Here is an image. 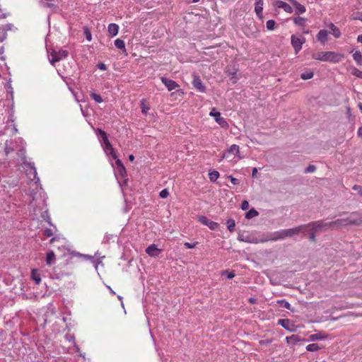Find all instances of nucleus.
Masks as SVG:
<instances>
[{
    "label": "nucleus",
    "mask_w": 362,
    "mask_h": 362,
    "mask_svg": "<svg viewBox=\"0 0 362 362\" xmlns=\"http://www.w3.org/2000/svg\"><path fill=\"white\" fill-rule=\"evenodd\" d=\"M235 276V274L233 272H229L227 275L228 279H233Z\"/></svg>",
    "instance_id": "obj_58"
},
{
    "label": "nucleus",
    "mask_w": 362,
    "mask_h": 362,
    "mask_svg": "<svg viewBox=\"0 0 362 362\" xmlns=\"http://www.w3.org/2000/svg\"><path fill=\"white\" fill-rule=\"evenodd\" d=\"M115 46L119 49L125 50V43L121 39L118 38L115 40Z\"/></svg>",
    "instance_id": "obj_32"
},
{
    "label": "nucleus",
    "mask_w": 362,
    "mask_h": 362,
    "mask_svg": "<svg viewBox=\"0 0 362 362\" xmlns=\"http://www.w3.org/2000/svg\"><path fill=\"white\" fill-rule=\"evenodd\" d=\"M272 233H273L267 234V238H265L264 239H261V240H259L257 238H251V237H249V236L244 237L243 235H239L238 240H240V241H243V242H246V243H249L257 244L259 243H264V242H267V241H272V240H269V236Z\"/></svg>",
    "instance_id": "obj_7"
},
{
    "label": "nucleus",
    "mask_w": 362,
    "mask_h": 362,
    "mask_svg": "<svg viewBox=\"0 0 362 362\" xmlns=\"http://www.w3.org/2000/svg\"><path fill=\"white\" fill-rule=\"evenodd\" d=\"M329 228H331L329 222H325L322 220L312 221L308 224L300 225L296 228L273 232V233L269 236V240H284L286 238L292 237L294 235H298L300 233L307 232L309 234V239L313 242H315L316 234Z\"/></svg>",
    "instance_id": "obj_1"
},
{
    "label": "nucleus",
    "mask_w": 362,
    "mask_h": 362,
    "mask_svg": "<svg viewBox=\"0 0 362 362\" xmlns=\"http://www.w3.org/2000/svg\"><path fill=\"white\" fill-rule=\"evenodd\" d=\"M96 133H97L98 134H99L100 136H101V137H102V136H105V134H107L105 133V132H104L103 129H99V128H98V129H96Z\"/></svg>",
    "instance_id": "obj_53"
},
{
    "label": "nucleus",
    "mask_w": 362,
    "mask_h": 362,
    "mask_svg": "<svg viewBox=\"0 0 362 362\" xmlns=\"http://www.w3.org/2000/svg\"><path fill=\"white\" fill-rule=\"evenodd\" d=\"M361 187H362V186L355 185L353 186L352 189L354 190L358 191V192L361 190Z\"/></svg>",
    "instance_id": "obj_55"
},
{
    "label": "nucleus",
    "mask_w": 362,
    "mask_h": 362,
    "mask_svg": "<svg viewBox=\"0 0 362 362\" xmlns=\"http://www.w3.org/2000/svg\"><path fill=\"white\" fill-rule=\"evenodd\" d=\"M102 139H103V142L105 144V146L110 147V142L108 140L107 134H105V136H102Z\"/></svg>",
    "instance_id": "obj_47"
},
{
    "label": "nucleus",
    "mask_w": 362,
    "mask_h": 362,
    "mask_svg": "<svg viewBox=\"0 0 362 362\" xmlns=\"http://www.w3.org/2000/svg\"><path fill=\"white\" fill-rule=\"evenodd\" d=\"M98 68L100 70L105 71L107 69V66L104 63H99L98 64Z\"/></svg>",
    "instance_id": "obj_52"
},
{
    "label": "nucleus",
    "mask_w": 362,
    "mask_h": 362,
    "mask_svg": "<svg viewBox=\"0 0 362 362\" xmlns=\"http://www.w3.org/2000/svg\"><path fill=\"white\" fill-rule=\"evenodd\" d=\"M160 250L155 244H151L146 249V252L150 257H156L160 252Z\"/></svg>",
    "instance_id": "obj_15"
},
{
    "label": "nucleus",
    "mask_w": 362,
    "mask_h": 362,
    "mask_svg": "<svg viewBox=\"0 0 362 362\" xmlns=\"http://www.w3.org/2000/svg\"><path fill=\"white\" fill-rule=\"evenodd\" d=\"M108 32L112 36L117 35L119 31V25L116 23H110L108 25Z\"/></svg>",
    "instance_id": "obj_21"
},
{
    "label": "nucleus",
    "mask_w": 362,
    "mask_h": 362,
    "mask_svg": "<svg viewBox=\"0 0 362 362\" xmlns=\"http://www.w3.org/2000/svg\"><path fill=\"white\" fill-rule=\"evenodd\" d=\"M90 97L93 100H94L98 103H100L103 101L102 97L95 93H92L90 94Z\"/></svg>",
    "instance_id": "obj_39"
},
{
    "label": "nucleus",
    "mask_w": 362,
    "mask_h": 362,
    "mask_svg": "<svg viewBox=\"0 0 362 362\" xmlns=\"http://www.w3.org/2000/svg\"><path fill=\"white\" fill-rule=\"evenodd\" d=\"M235 158L238 160L242 159L243 156L240 155V148L239 146L236 144H233L230 146V148L226 151L221 159L220 161L224 158L229 159L230 161L233 160Z\"/></svg>",
    "instance_id": "obj_4"
},
{
    "label": "nucleus",
    "mask_w": 362,
    "mask_h": 362,
    "mask_svg": "<svg viewBox=\"0 0 362 362\" xmlns=\"http://www.w3.org/2000/svg\"><path fill=\"white\" fill-rule=\"evenodd\" d=\"M312 58L322 62L338 63L344 58V55L334 52L327 51L314 53Z\"/></svg>",
    "instance_id": "obj_3"
},
{
    "label": "nucleus",
    "mask_w": 362,
    "mask_h": 362,
    "mask_svg": "<svg viewBox=\"0 0 362 362\" xmlns=\"http://www.w3.org/2000/svg\"><path fill=\"white\" fill-rule=\"evenodd\" d=\"M357 41L358 42H361L362 44V34L361 35H359L357 37Z\"/></svg>",
    "instance_id": "obj_60"
},
{
    "label": "nucleus",
    "mask_w": 362,
    "mask_h": 362,
    "mask_svg": "<svg viewBox=\"0 0 362 362\" xmlns=\"http://www.w3.org/2000/svg\"><path fill=\"white\" fill-rule=\"evenodd\" d=\"M291 2L295 6L296 14L299 15V14L304 13L305 12L306 9L303 5L300 4L299 2H298L296 0H291Z\"/></svg>",
    "instance_id": "obj_19"
},
{
    "label": "nucleus",
    "mask_w": 362,
    "mask_h": 362,
    "mask_svg": "<svg viewBox=\"0 0 362 362\" xmlns=\"http://www.w3.org/2000/svg\"><path fill=\"white\" fill-rule=\"evenodd\" d=\"M266 27L269 30H274L276 27V22L274 20H269L266 23Z\"/></svg>",
    "instance_id": "obj_38"
},
{
    "label": "nucleus",
    "mask_w": 362,
    "mask_h": 362,
    "mask_svg": "<svg viewBox=\"0 0 362 362\" xmlns=\"http://www.w3.org/2000/svg\"><path fill=\"white\" fill-rule=\"evenodd\" d=\"M226 73L228 74V76H230V80L232 81V83H235L238 80V78L237 77V70H230L229 69H228L226 70Z\"/></svg>",
    "instance_id": "obj_25"
},
{
    "label": "nucleus",
    "mask_w": 362,
    "mask_h": 362,
    "mask_svg": "<svg viewBox=\"0 0 362 362\" xmlns=\"http://www.w3.org/2000/svg\"><path fill=\"white\" fill-rule=\"evenodd\" d=\"M305 42V37H298L295 35H292L291 37V42L293 47L296 53H298L301 49L303 44Z\"/></svg>",
    "instance_id": "obj_6"
},
{
    "label": "nucleus",
    "mask_w": 362,
    "mask_h": 362,
    "mask_svg": "<svg viewBox=\"0 0 362 362\" xmlns=\"http://www.w3.org/2000/svg\"><path fill=\"white\" fill-rule=\"evenodd\" d=\"M159 195L163 199L167 198L168 197V195H169L168 189H163V190H161V192H160Z\"/></svg>",
    "instance_id": "obj_43"
},
{
    "label": "nucleus",
    "mask_w": 362,
    "mask_h": 362,
    "mask_svg": "<svg viewBox=\"0 0 362 362\" xmlns=\"http://www.w3.org/2000/svg\"><path fill=\"white\" fill-rule=\"evenodd\" d=\"M115 165L117 168V173L119 174L122 177H124L127 175L126 169L120 159L115 160Z\"/></svg>",
    "instance_id": "obj_14"
},
{
    "label": "nucleus",
    "mask_w": 362,
    "mask_h": 362,
    "mask_svg": "<svg viewBox=\"0 0 362 362\" xmlns=\"http://www.w3.org/2000/svg\"><path fill=\"white\" fill-rule=\"evenodd\" d=\"M197 244H198L197 242H195L194 243H190L186 242L184 243V246L187 249H192V248H194Z\"/></svg>",
    "instance_id": "obj_44"
},
{
    "label": "nucleus",
    "mask_w": 362,
    "mask_h": 362,
    "mask_svg": "<svg viewBox=\"0 0 362 362\" xmlns=\"http://www.w3.org/2000/svg\"><path fill=\"white\" fill-rule=\"evenodd\" d=\"M274 6L276 8H283L286 13H291L293 8L286 2L277 0L274 3Z\"/></svg>",
    "instance_id": "obj_13"
},
{
    "label": "nucleus",
    "mask_w": 362,
    "mask_h": 362,
    "mask_svg": "<svg viewBox=\"0 0 362 362\" xmlns=\"http://www.w3.org/2000/svg\"><path fill=\"white\" fill-rule=\"evenodd\" d=\"M257 169L256 168H254L252 169V176L253 177H255V176H256V175H257Z\"/></svg>",
    "instance_id": "obj_57"
},
{
    "label": "nucleus",
    "mask_w": 362,
    "mask_h": 362,
    "mask_svg": "<svg viewBox=\"0 0 362 362\" xmlns=\"http://www.w3.org/2000/svg\"><path fill=\"white\" fill-rule=\"evenodd\" d=\"M8 92L11 93V98H13V90L10 83L8 84Z\"/></svg>",
    "instance_id": "obj_54"
},
{
    "label": "nucleus",
    "mask_w": 362,
    "mask_h": 362,
    "mask_svg": "<svg viewBox=\"0 0 362 362\" xmlns=\"http://www.w3.org/2000/svg\"><path fill=\"white\" fill-rule=\"evenodd\" d=\"M352 74L358 78H362V71H360L356 68H354Z\"/></svg>",
    "instance_id": "obj_42"
},
{
    "label": "nucleus",
    "mask_w": 362,
    "mask_h": 362,
    "mask_svg": "<svg viewBox=\"0 0 362 362\" xmlns=\"http://www.w3.org/2000/svg\"><path fill=\"white\" fill-rule=\"evenodd\" d=\"M278 325H281L284 329L290 332H295L296 330V326L289 319H279Z\"/></svg>",
    "instance_id": "obj_9"
},
{
    "label": "nucleus",
    "mask_w": 362,
    "mask_h": 362,
    "mask_svg": "<svg viewBox=\"0 0 362 362\" xmlns=\"http://www.w3.org/2000/svg\"><path fill=\"white\" fill-rule=\"evenodd\" d=\"M140 107L143 115H146L148 110L151 109L149 104L146 103L145 99H142L140 102Z\"/></svg>",
    "instance_id": "obj_22"
},
{
    "label": "nucleus",
    "mask_w": 362,
    "mask_h": 362,
    "mask_svg": "<svg viewBox=\"0 0 362 362\" xmlns=\"http://www.w3.org/2000/svg\"><path fill=\"white\" fill-rule=\"evenodd\" d=\"M31 278L35 281L36 284H40V283L41 282L40 275L36 269L32 270Z\"/></svg>",
    "instance_id": "obj_29"
},
{
    "label": "nucleus",
    "mask_w": 362,
    "mask_h": 362,
    "mask_svg": "<svg viewBox=\"0 0 362 362\" xmlns=\"http://www.w3.org/2000/svg\"><path fill=\"white\" fill-rule=\"evenodd\" d=\"M6 37V33L0 28V42H3Z\"/></svg>",
    "instance_id": "obj_45"
},
{
    "label": "nucleus",
    "mask_w": 362,
    "mask_h": 362,
    "mask_svg": "<svg viewBox=\"0 0 362 362\" xmlns=\"http://www.w3.org/2000/svg\"><path fill=\"white\" fill-rule=\"evenodd\" d=\"M31 168V172L33 175H34V180L37 179V182H38L40 180V179L38 177H37V171H36V168H35L34 165H31L30 166Z\"/></svg>",
    "instance_id": "obj_49"
},
{
    "label": "nucleus",
    "mask_w": 362,
    "mask_h": 362,
    "mask_svg": "<svg viewBox=\"0 0 362 362\" xmlns=\"http://www.w3.org/2000/svg\"><path fill=\"white\" fill-rule=\"evenodd\" d=\"M356 19H358V20H359V21H362V11H361V12H358V13H356Z\"/></svg>",
    "instance_id": "obj_56"
},
{
    "label": "nucleus",
    "mask_w": 362,
    "mask_h": 362,
    "mask_svg": "<svg viewBox=\"0 0 362 362\" xmlns=\"http://www.w3.org/2000/svg\"><path fill=\"white\" fill-rule=\"evenodd\" d=\"M286 341L288 344H296L298 342L305 341L298 334H293L286 337Z\"/></svg>",
    "instance_id": "obj_17"
},
{
    "label": "nucleus",
    "mask_w": 362,
    "mask_h": 362,
    "mask_svg": "<svg viewBox=\"0 0 362 362\" xmlns=\"http://www.w3.org/2000/svg\"><path fill=\"white\" fill-rule=\"evenodd\" d=\"M129 159L130 161H133L134 160V156L132 154H131L129 156Z\"/></svg>",
    "instance_id": "obj_63"
},
{
    "label": "nucleus",
    "mask_w": 362,
    "mask_h": 362,
    "mask_svg": "<svg viewBox=\"0 0 362 362\" xmlns=\"http://www.w3.org/2000/svg\"><path fill=\"white\" fill-rule=\"evenodd\" d=\"M316 170V167L314 165H309L305 170V173H314Z\"/></svg>",
    "instance_id": "obj_40"
},
{
    "label": "nucleus",
    "mask_w": 362,
    "mask_h": 362,
    "mask_svg": "<svg viewBox=\"0 0 362 362\" xmlns=\"http://www.w3.org/2000/svg\"><path fill=\"white\" fill-rule=\"evenodd\" d=\"M328 28L331 30L332 34L334 35V37L339 38L340 37L341 33L339 29L332 23H330L328 25Z\"/></svg>",
    "instance_id": "obj_20"
},
{
    "label": "nucleus",
    "mask_w": 362,
    "mask_h": 362,
    "mask_svg": "<svg viewBox=\"0 0 362 362\" xmlns=\"http://www.w3.org/2000/svg\"><path fill=\"white\" fill-rule=\"evenodd\" d=\"M65 339L69 341V342H72L74 344V347L76 349V351H79V347L78 346V345H76L75 344V337L74 335H71V334H66L65 336Z\"/></svg>",
    "instance_id": "obj_36"
},
{
    "label": "nucleus",
    "mask_w": 362,
    "mask_h": 362,
    "mask_svg": "<svg viewBox=\"0 0 362 362\" xmlns=\"http://www.w3.org/2000/svg\"><path fill=\"white\" fill-rule=\"evenodd\" d=\"M259 215V213L257 210H255V209H251L250 210H249L246 214H245V218L247 219H251L254 217H256Z\"/></svg>",
    "instance_id": "obj_30"
},
{
    "label": "nucleus",
    "mask_w": 362,
    "mask_h": 362,
    "mask_svg": "<svg viewBox=\"0 0 362 362\" xmlns=\"http://www.w3.org/2000/svg\"><path fill=\"white\" fill-rule=\"evenodd\" d=\"M316 37L322 44H325L328 39V32L326 30H320Z\"/></svg>",
    "instance_id": "obj_18"
},
{
    "label": "nucleus",
    "mask_w": 362,
    "mask_h": 362,
    "mask_svg": "<svg viewBox=\"0 0 362 362\" xmlns=\"http://www.w3.org/2000/svg\"><path fill=\"white\" fill-rule=\"evenodd\" d=\"M218 177H219V173L216 170H213L211 172H209V177L211 182L216 181V180L218 178Z\"/></svg>",
    "instance_id": "obj_34"
},
{
    "label": "nucleus",
    "mask_w": 362,
    "mask_h": 362,
    "mask_svg": "<svg viewBox=\"0 0 362 362\" xmlns=\"http://www.w3.org/2000/svg\"><path fill=\"white\" fill-rule=\"evenodd\" d=\"M321 349L317 344H310L306 346L308 351H317Z\"/></svg>",
    "instance_id": "obj_33"
},
{
    "label": "nucleus",
    "mask_w": 362,
    "mask_h": 362,
    "mask_svg": "<svg viewBox=\"0 0 362 362\" xmlns=\"http://www.w3.org/2000/svg\"><path fill=\"white\" fill-rule=\"evenodd\" d=\"M326 337H327L326 335L320 332V333L311 334L309 337V340L311 341H316V340H322V339H325Z\"/></svg>",
    "instance_id": "obj_28"
},
{
    "label": "nucleus",
    "mask_w": 362,
    "mask_h": 362,
    "mask_svg": "<svg viewBox=\"0 0 362 362\" xmlns=\"http://www.w3.org/2000/svg\"><path fill=\"white\" fill-rule=\"evenodd\" d=\"M357 134L359 136H362V127H361L360 128H358V132H357Z\"/></svg>",
    "instance_id": "obj_59"
},
{
    "label": "nucleus",
    "mask_w": 362,
    "mask_h": 362,
    "mask_svg": "<svg viewBox=\"0 0 362 362\" xmlns=\"http://www.w3.org/2000/svg\"><path fill=\"white\" fill-rule=\"evenodd\" d=\"M346 114L348 116L351 115V108L349 107H346Z\"/></svg>",
    "instance_id": "obj_61"
},
{
    "label": "nucleus",
    "mask_w": 362,
    "mask_h": 362,
    "mask_svg": "<svg viewBox=\"0 0 362 362\" xmlns=\"http://www.w3.org/2000/svg\"><path fill=\"white\" fill-rule=\"evenodd\" d=\"M272 342V339H262L259 341V344L265 346L270 344Z\"/></svg>",
    "instance_id": "obj_46"
},
{
    "label": "nucleus",
    "mask_w": 362,
    "mask_h": 362,
    "mask_svg": "<svg viewBox=\"0 0 362 362\" xmlns=\"http://www.w3.org/2000/svg\"><path fill=\"white\" fill-rule=\"evenodd\" d=\"M331 228L334 227L346 226L349 225L360 226L362 225V215L355 211L349 214V216L344 218H338L334 221H331Z\"/></svg>",
    "instance_id": "obj_2"
},
{
    "label": "nucleus",
    "mask_w": 362,
    "mask_h": 362,
    "mask_svg": "<svg viewBox=\"0 0 362 362\" xmlns=\"http://www.w3.org/2000/svg\"><path fill=\"white\" fill-rule=\"evenodd\" d=\"M161 81L169 91L175 90L176 88L179 87V85L175 81L165 77H161Z\"/></svg>",
    "instance_id": "obj_11"
},
{
    "label": "nucleus",
    "mask_w": 362,
    "mask_h": 362,
    "mask_svg": "<svg viewBox=\"0 0 362 362\" xmlns=\"http://www.w3.org/2000/svg\"><path fill=\"white\" fill-rule=\"evenodd\" d=\"M358 108L360 109V110H361V112L362 113V103H358Z\"/></svg>",
    "instance_id": "obj_64"
},
{
    "label": "nucleus",
    "mask_w": 362,
    "mask_h": 362,
    "mask_svg": "<svg viewBox=\"0 0 362 362\" xmlns=\"http://www.w3.org/2000/svg\"><path fill=\"white\" fill-rule=\"evenodd\" d=\"M293 23L296 25L303 28L305 26L306 19L300 16H297L293 18Z\"/></svg>",
    "instance_id": "obj_27"
},
{
    "label": "nucleus",
    "mask_w": 362,
    "mask_h": 362,
    "mask_svg": "<svg viewBox=\"0 0 362 362\" xmlns=\"http://www.w3.org/2000/svg\"><path fill=\"white\" fill-rule=\"evenodd\" d=\"M277 303L279 305V306L281 308H286L288 310H291V304L284 299L278 300Z\"/></svg>",
    "instance_id": "obj_31"
},
{
    "label": "nucleus",
    "mask_w": 362,
    "mask_h": 362,
    "mask_svg": "<svg viewBox=\"0 0 362 362\" xmlns=\"http://www.w3.org/2000/svg\"><path fill=\"white\" fill-rule=\"evenodd\" d=\"M107 287L110 290V292L111 294H112V295L115 294V292L111 288L110 286H107Z\"/></svg>",
    "instance_id": "obj_62"
},
{
    "label": "nucleus",
    "mask_w": 362,
    "mask_h": 362,
    "mask_svg": "<svg viewBox=\"0 0 362 362\" xmlns=\"http://www.w3.org/2000/svg\"><path fill=\"white\" fill-rule=\"evenodd\" d=\"M56 259L55 254L53 251H49L47 253L46 255V263L48 265H52L54 263Z\"/></svg>",
    "instance_id": "obj_23"
},
{
    "label": "nucleus",
    "mask_w": 362,
    "mask_h": 362,
    "mask_svg": "<svg viewBox=\"0 0 362 362\" xmlns=\"http://www.w3.org/2000/svg\"><path fill=\"white\" fill-rule=\"evenodd\" d=\"M43 235L47 238L51 237L54 235V231L51 228H46L43 231Z\"/></svg>",
    "instance_id": "obj_41"
},
{
    "label": "nucleus",
    "mask_w": 362,
    "mask_h": 362,
    "mask_svg": "<svg viewBox=\"0 0 362 362\" xmlns=\"http://www.w3.org/2000/svg\"><path fill=\"white\" fill-rule=\"evenodd\" d=\"M193 86L199 92L204 93L206 92V87L203 84L200 78L197 76H194V78L192 81Z\"/></svg>",
    "instance_id": "obj_12"
},
{
    "label": "nucleus",
    "mask_w": 362,
    "mask_h": 362,
    "mask_svg": "<svg viewBox=\"0 0 362 362\" xmlns=\"http://www.w3.org/2000/svg\"><path fill=\"white\" fill-rule=\"evenodd\" d=\"M255 11L259 19L263 18L262 10L264 2L263 0H255Z\"/></svg>",
    "instance_id": "obj_16"
},
{
    "label": "nucleus",
    "mask_w": 362,
    "mask_h": 362,
    "mask_svg": "<svg viewBox=\"0 0 362 362\" xmlns=\"http://www.w3.org/2000/svg\"><path fill=\"white\" fill-rule=\"evenodd\" d=\"M313 75H314V74L311 71H305L300 74V78L303 80H308V79L312 78L313 77Z\"/></svg>",
    "instance_id": "obj_35"
},
{
    "label": "nucleus",
    "mask_w": 362,
    "mask_h": 362,
    "mask_svg": "<svg viewBox=\"0 0 362 362\" xmlns=\"http://www.w3.org/2000/svg\"><path fill=\"white\" fill-rule=\"evenodd\" d=\"M250 207V204L247 201H243L241 204V209L244 211L247 210Z\"/></svg>",
    "instance_id": "obj_48"
},
{
    "label": "nucleus",
    "mask_w": 362,
    "mask_h": 362,
    "mask_svg": "<svg viewBox=\"0 0 362 362\" xmlns=\"http://www.w3.org/2000/svg\"><path fill=\"white\" fill-rule=\"evenodd\" d=\"M85 35H86V39L88 40V41H90L92 40V35H91V33L88 30V29H86L85 30Z\"/></svg>",
    "instance_id": "obj_50"
},
{
    "label": "nucleus",
    "mask_w": 362,
    "mask_h": 362,
    "mask_svg": "<svg viewBox=\"0 0 362 362\" xmlns=\"http://www.w3.org/2000/svg\"><path fill=\"white\" fill-rule=\"evenodd\" d=\"M199 221L205 226H207L211 230L217 229L218 224L216 222L212 221L206 216H202L199 217Z\"/></svg>",
    "instance_id": "obj_10"
},
{
    "label": "nucleus",
    "mask_w": 362,
    "mask_h": 362,
    "mask_svg": "<svg viewBox=\"0 0 362 362\" xmlns=\"http://www.w3.org/2000/svg\"><path fill=\"white\" fill-rule=\"evenodd\" d=\"M352 57L358 66H362V54L360 51L357 50L354 52Z\"/></svg>",
    "instance_id": "obj_24"
},
{
    "label": "nucleus",
    "mask_w": 362,
    "mask_h": 362,
    "mask_svg": "<svg viewBox=\"0 0 362 362\" xmlns=\"http://www.w3.org/2000/svg\"><path fill=\"white\" fill-rule=\"evenodd\" d=\"M227 228L230 232H233L235 230V223L233 219H229L227 221Z\"/></svg>",
    "instance_id": "obj_37"
},
{
    "label": "nucleus",
    "mask_w": 362,
    "mask_h": 362,
    "mask_svg": "<svg viewBox=\"0 0 362 362\" xmlns=\"http://www.w3.org/2000/svg\"><path fill=\"white\" fill-rule=\"evenodd\" d=\"M228 178L230 179L232 184L236 185L239 184V180L237 178H235L232 176H229Z\"/></svg>",
    "instance_id": "obj_51"
},
{
    "label": "nucleus",
    "mask_w": 362,
    "mask_h": 362,
    "mask_svg": "<svg viewBox=\"0 0 362 362\" xmlns=\"http://www.w3.org/2000/svg\"><path fill=\"white\" fill-rule=\"evenodd\" d=\"M52 59L49 60L50 63L54 65L57 62L68 57V51L64 49L53 50L51 53Z\"/></svg>",
    "instance_id": "obj_5"
},
{
    "label": "nucleus",
    "mask_w": 362,
    "mask_h": 362,
    "mask_svg": "<svg viewBox=\"0 0 362 362\" xmlns=\"http://www.w3.org/2000/svg\"><path fill=\"white\" fill-rule=\"evenodd\" d=\"M211 116L214 117L216 122L223 128H228V124L226 120L221 116V113L219 112H216L214 109L209 114Z\"/></svg>",
    "instance_id": "obj_8"
},
{
    "label": "nucleus",
    "mask_w": 362,
    "mask_h": 362,
    "mask_svg": "<svg viewBox=\"0 0 362 362\" xmlns=\"http://www.w3.org/2000/svg\"><path fill=\"white\" fill-rule=\"evenodd\" d=\"M105 151L107 155H110L114 160L118 159L117 154L110 144V147L105 146Z\"/></svg>",
    "instance_id": "obj_26"
}]
</instances>
